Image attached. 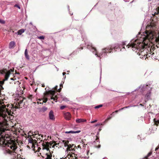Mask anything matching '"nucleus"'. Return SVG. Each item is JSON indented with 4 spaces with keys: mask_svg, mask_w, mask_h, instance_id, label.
Returning a JSON list of instances; mask_svg holds the SVG:
<instances>
[{
    "mask_svg": "<svg viewBox=\"0 0 159 159\" xmlns=\"http://www.w3.org/2000/svg\"><path fill=\"white\" fill-rule=\"evenodd\" d=\"M101 72H102V70H101Z\"/></svg>",
    "mask_w": 159,
    "mask_h": 159,
    "instance_id": "obj_61",
    "label": "nucleus"
},
{
    "mask_svg": "<svg viewBox=\"0 0 159 159\" xmlns=\"http://www.w3.org/2000/svg\"><path fill=\"white\" fill-rule=\"evenodd\" d=\"M149 90H148L147 93L146 94L145 97V101L143 102V104H145L146 102L150 98V93L151 91V88H149Z\"/></svg>",
    "mask_w": 159,
    "mask_h": 159,
    "instance_id": "obj_5",
    "label": "nucleus"
},
{
    "mask_svg": "<svg viewBox=\"0 0 159 159\" xmlns=\"http://www.w3.org/2000/svg\"><path fill=\"white\" fill-rule=\"evenodd\" d=\"M38 38L41 40H43L44 39L45 37L44 36H42L38 37Z\"/></svg>",
    "mask_w": 159,
    "mask_h": 159,
    "instance_id": "obj_23",
    "label": "nucleus"
},
{
    "mask_svg": "<svg viewBox=\"0 0 159 159\" xmlns=\"http://www.w3.org/2000/svg\"><path fill=\"white\" fill-rule=\"evenodd\" d=\"M38 100L39 101H41L43 100V99H38Z\"/></svg>",
    "mask_w": 159,
    "mask_h": 159,
    "instance_id": "obj_42",
    "label": "nucleus"
},
{
    "mask_svg": "<svg viewBox=\"0 0 159 159\" xmlns=\"http://www.w3.org/2000/svg\"><path fill=\"white\" fill-rule=\"evenodd\" d=\"M37 103H38V104H39V102H37Z\"/></svg>",
    "mask_w": 159,
    "mask_h": 159,
    "instance_id": "obj_56",
    "label": "nucleus"
},
{
    "mask_svg": "<svg viewBox=\"0 0 159 159\" xmlns=\"http://www.w3.org/2000/svg\"><path fill=\"white\" fill-rule=\"evenodd\" d=\"M42 86L43 87H44V84H43V85H42Z\"/></svg>",
    "mask_w": 159,
    "mask_h": 159,
    "instance_id": "obj_58",
    "label": "nucleus"
},
{
    "mask_svg": "<svg viewBox=\"0 0 159 159\" xmlns=\"http://www.w3.org/2000/svg\"><path fill=\"white\" fill-rule=\"evenodd\" d=\"M80 132V130H77L76 131H74L72 130H71L68 131H66L65 132V133L66 134H69V133H71V134H75V133H79Z\"/></svg>",
    "mask_w": 159,
    "mask_h": 159,
    "instance_id": "obj_12",
    "label": "nucleus"
},
{
    "mask_svg": "<svg viewBox=\"0 0 159 159\" xmlns=\"http://www.w3.org/2000/svg\"><path fill=\"white\" fill-rule=\"evenodd\" d=\"M133 1H134V0H133V1H132V2H131V3H132V2H133Z\"/></svg>",
    "mask_w": 159,
    "mask_h": 159,
    "instance_id": "obj_60",
    "label": "nucleus"
},
{
    "mask_svg": "<svg viewBox=\"0 0 159 159\" xmlns=\"http://www.w3.org/2000/svg\"><path fill=\"white\" fill-rule=\"evenodd\" d=\"M102 125V124L98 123V124H97L95 125V126H97Z\"/></svg>",
    "mask_w": 159,
    "mask_h": 159,
    "instance_id": "obj_33",
    "label": "nucleus"
},
{
    "mask_svg": "<svg viewBox=\"0 0 159 159\" xmlns=\"http://www.w3.org/2000/svg\"><path fill=\"white\" fill-rule=\"evenodd\" d=\"M103 106L102 105V104H100V105H98V106H96L94 108H95V109H98V108H99L100 107H102Z\"/></svg>",
    "mask_w": 159,
    "mask_h": 159,
    "instance_id": "obj_22",
    "label": "nucleus"
},
{
    "mask_svg": "<svg viewBox=\"0 0 159 159\" xmlns=\"http://www.w3.org/2000/svg\"><path fill=\"white\" fill-rule=\"evenodd\" d=\"M63 143H64V147H68V144L69 143V142L68 141H65L64 140L63 141Z\"/></svg>",
    "mask_w": 159,
    "mask_h": 159,
    "instance_id": "obj_18",
    "label": "nucleus"
},
{
    "mask_svg": "<svg viewBox=\"0 0 159 159\" xmlns=\"http://www.w3.org/2000/svg\"><path fill=\"white\" fill-rule=\"evenodd\" d=\"M47 109V108L45 107H43L42 108L41 111L43 112H44L46 111Z\"/></svg>",
    "mask_w": 159,
    "mask_h": 159,
    "instance_id": "obj_21",
    "label": "nucleus"
},
{
    "mask_svg": "<svg viewBox=\"0 0 159 159\" xmlns=\"http://www.w3.org/2000/svg\"><path fill=\"white\" fill-rule=\"evenodd\" d=\"M48 92L49 93L52 95V96L51 97V100L53 99L54 101H55V100H57V99L59 98H62L63 101H64L66 102L69 101V100L67 98L65 97H62L61 94H59L58 95H56L55 96V97H53V96L55 95V91L54 90H49L48 91Z\"/></svg>",
    "mask_w": 159,
    "mask_h": 159,
    "instance_id": "obj_3",
    "label": "nucleus"
},
{
    "mask_svg": "<svg viewBox=\"0 0 159 159\" xmlns=\"http://www.w3.org/2000/svg\"><path fill=\"white\" fill-rule=\"evenodd\" d=\"M0 23L2 24H4L5 23V21L3 20L0 19Z\"/></svg>",
    "mask_w": 159,
    "mask_h": 159,
    "instance_id": "obj_28",
    "label": "nucleus"
},
{
    "mask_svg": "<svg viewBox=\"0 0 159 159\" xmlns=\"http://www.w3.org/2000/svg\"><path fill=\"white\" fill-rule=\"evenodd\" d=\"M66 77V75H65V76L64 77V78L65 79Z\"/></svg>",
    "mask_w": 159,
    "mask_h": 159,
    "instance_id": "obj_55",
    "label": "nucleus"
},
{
    "mask_svg": "<svg viewBox=\"0 0 159 159\" xmlns=\"http://www.w3.org/2000/svg\"><path fill=\"white\" fill-rule=\"evenodd\" d=\"M157 156H158V157L159 159V153L158 154Z\"/></svg>",
    "mask_w": 159,
    "mask_h": 159,
    "instance_id": "obj_53",
    "label": "nucleus"
},
{
    "mask_svg": "<svg viewBox=\"0 0 159 159\" xmlns=\"http://www.w3.org/2000/svg\"><path fill=\"white\" fill-rule=\"evenodd\" d=\"M153 13H154L153 15H157L159 13V7L154 10Z\"/></svg>",
    "mask_w": 159,
    "mask_h": 159,
    "instance_id": "obj_16",
    "label": "nucleus"
},
{
    "mask_svg": "<svg viewBox=\"0 0 159 159\" xmlns=\"http://www.w3.org/2000/svg\"><path fill=\"white\" fill-rule=\"evenodd\" d=\"M43 135H41V137H43Z\"/></svg>",
    "mask_w": 159,
    "mask_h": 159,
    "instance_id": "obj_63",
    "label": "nucleus"
},
{
    "mask_svg": "<svg viewBox=\"0 0 159 159\" xmlns=\"http://www.w3.org/2000/svg\"><path fill=\"white\" fill-rule=\"evenodd\" d=\"M159 149V147L158 148H156L155 149V151H157V150Z\"/></svg>",
    "mask_w": 159,
    "mask_h": 159,
    "instance_id": "obj_37",
    "label": "nucleus"
},
{
    "mask_svg": "<svg viewBox=\"0 0 159 159\" xmlns=\"http://www.w3.org/2000/svg\"><path fill=\"white\" fill-rule=\"evenodd\" d=\"M67 72H70V71H67Z\"/></svg>",
    "mask_w": 159,
    "mask_h": 159,
    "instance_id": "obj_64",
    "label": "nucleus"
},
{
    "mask_svg": "<svg viewBox=\"0 0 159 159\" xmlns=\"http://www.w3.org/2000/svg\"><path fill=\"white\" fill-rule=\"evenodd\" d=\"M153 115L152 112L147 113L145 114L144 116V118L146 119H148L149 120L151 119V116H152Z\"/></svg>",
    "mask_w": 159,
    "mask_h": 159,
    "instance_id": "obj_7",
    "label": "nucleus"
},
{
    "mask_svg": "<svg viewBox=\"0 0 159 159\" xmlns=\"http://www.w3.org/2000/svg\"><path fill=\"white\" fill-rule=\"evenodd\" d=\"M14 7H17L19 9H20V6L18 5V4H15V5H14Z\"/></svg>",
    "mask_w": 159,
    "mask_h": 159,
    "instance_id": "obj_30",
    "label": "nucleus"
},
{
    "mask_svg": "<svg viewBox=\"0 0 159 159\" xmlns=\"http://www.w3.org/2000/svg\"><path fill=\"white\" fill-rule=\"evenodd\" d=\"M33 139H28V142L30 143H32Z\"/></svg>",
    "mask_w": 159,
    "mask_h": 159,
    "instance_id": "obj_27",
    "label": "nucleus"
},
{
    "mask_svg": "<svg viewBox=\"0 0 159 159\" xmlns=\"http://www.w3.org/2000/svg\"><path fill=\"white\" fill-rule=\"evenodd\" d=\"M129 107H130V106H128L125 107V108H129Z\"/></svg>",
    "mask_w": 159,
    "mask_h": 159,
    "instance_id": "obj_40",
    "label": "nucleus"
},
{
    "mask_svg": "<svg viewBox=\"0 0 159 159\" xmlns=\"http://www.w3.org/2000/svg\"><path fill=\"white\" fill-rule=\"evenodd\" d=\"M23 100H20L19 102L20 104H21L22 103Z\"/></svg>",
    "mask_w": 159,
    "mask_h": 159,
    "instance_id": "obj_36",
    "label": "nucleus"
},
{
    "mask_svg": "<svg viewBox=\"0 0 159 159\" xmlns=\"http://www.w3.org/2000/svg\"><path fill=\"white\" fill-rule=\"evenodd\" d=\"M140 135H138V136L137 137H138V139H139V138H140Z\"/></svg>",
    "mask_w": 159,
    "mask_h": 159,
    "instance_id": "obj_50",
    "label": "nucleus"
},
{
    "mask_svg": "<svg viewBox=\"0 0 159 159\" xmlns=\"http://www.w3.org/2000/svg\"><path fill=\"white\" fill-rule=\"evenodd\" d=\"M73 145H74L73 144H72V145H71L70 144H68V147H67L68 148L66 149L67 151H68V150L69 149L72 148V147L73 146Z\"/></svg>",
    "mask_w": 159,
    "mask_h": 159,
    "instance_id": "obj_20",
    "label": "nucleus"
},
{
    "mask_svg": "<svg viewBox=\"0 0 159 159\" xmlns=\"http://www.w3.org/2000/svg\"><path fill=\"white\" fill-rule=\"evenodd\" d=\"M49 117L50 120H54L55 119L53 112L51 110L49 112Z\"/></svg>",
    "mask_w": 159,
    "mask_h": 159,
    "instance_id": "obj_8",
    "label": "nucleus"
},
{
    "mask_svg": "<svg viewBox=\"0 0 159 159\" xmlns=\"http://www.w3.org/2000/svg\"><path fill=\"white\" fill-rule=\"evenodd\" d=\"M81 34H82V37L83 38V34H82L83 33H82V32H81Z\"/></svg>",
    "mask_w": 159,
    "mask_h": 159,
    "instance_id": "obj_48",
    "label": "nucleus"
},
{
    "mask_svg": "<svg viewBox=\"0 0 159 159\" xmlns=\"http://www.w3.org/2000/svg\"><path fill=\"white\" fill-rule=\"evenodd\" d=\"M126 44L125 42H123L121 44L119 45L118 44H116L113 46L108 47L106 48L102 49V51L98 53L95 49L93 47L92 44L89 43L87 45V48L92 51L97 57L100 58V59L102 57H105L107 56V54L112 52V51L114 50L116 51V49L118 48H120L121 47L122 48L120 49L122 51V49H125L124 46Z\"/></svg>",
    "mask_w": 159,
    "mask_h": 159,
    "instance_id": "obj_2",
    "label": "nucleus"
},
{
    "mask_svg": "<svg viewBox=\"0 0 159 159\" xmlns=\"http://www.w3.org/2000/svg\"><path fill=\"white\" fill-rule=\"evenodd\" d=\"M125 109V107H124L122 108H121V109H119V111H121V110H123V109Z\"/></svg>",
    "mask_w": 159,
    "mask_h": 159,
    "instance_id": "obj_35",
    "label": "nucleus"
},
{
    "mask_svg": "<svg viewBox=\"0 0 159 159\" xmlns=\"http://www.w3.org/2000/svg\"><path fill=\"white\" fill-rule=\"evenodd\" d=\"M155 120V123L157 125V123H159V120L157 119L156 118L153 119Z\"/></svg>",
    "mask_w": 159,
    "mask_h": 159,
    "instance_id": "obj_24",
    "label": "nucleus"
},
{
    "mask_svg": "<svg viewBox=\"0 0 159 159\" xmlns=\"http://www.w3.org/2000/svg\"><path fill=\"white\" fill-rule=\"evenodd\" d=\"M25 56L27 59L28 60H29L30 59L29 56L28 55L27 49H26L25 50Z\"/></svg>",
    "mask_w": 159,
    "mask_h": 159,
    "instance_id": "obj_15",
    "label": "nucleus"
},
{
    "mask_svg": "<svg viewBox=\"0 0 159 159\" xmlns=\"http://www.w3.org/2000/svg\"><path fill=\"white\" fill-rule=\"evenodd\" d=\"M16 43L14 41H12L9 44V47L10 49L13 48L15 45Z\"/></svg>",
    "mask_w": 159,
    "mask_h": 159,
    "instance_id": "obj_10",
    "label": "nucleus"
},
{
    "mask_svg": "<svg viewBox=\"0 0 159 159\" xmlns=\"http://www.w3.org/2000/svg\"><path fill=\"white\" fill-rule=\"evenodd\" d=\"M136 106H137L136 105H131V106H130V107H136Z\"/></svg>",
    "mask_w": 159,
    "mask_h": 159,
    "instance_id": "obj_39",
    "label": "nucleus"
},
{
    "mask_svg": "<svg viewBox=\"0 0 159 159\" xmlns=\"http://www.w3.org/2000/svg\"><path fill=\"white\" fill-rule=\"evenodd\" d=\"M97 121V120H94V121H91L90 122V123H94L96 122Z\"/></svg>",
    "mask_w": 159,
    "mask_h": 159,
    "instance_id": "obj_32",
    "label": "nucleus"
},
{
    "mask_svg": "<svg viewBox=\"0 0 159 159\" xmlns=\"http://www.w3.org/2000/svg\"><path fill=\"white\" fill-rule=\"evenodd\" d=\"M11 80H13V78H11Z\"/></svg>",
    "mask_w": 159,
    "mask_h": 159,
    "instance_id": "obj_57",
    "label": "nucleus"
},
{
    "mask_svg": "<svg viewBox=\"0 0 159 159\" xmlns=\"http://www.w3.org/2000/svg\"><path fill=\"white\" fill-rule=\"evenodd\" d=\"M39 104H43V102H39Z\"/></svg>",
    "mask_w": 159,
    "mask_h": 159,
    "instance_id": "obj_52",
    "label": "nucleus"
},
{
    "mask_svg": "<svg viewBox=\"0 0 159 159\" xmlns=\"http://www.w3.org/2000/svg\"><path fill=\"white\" fill-rule=\"evenodd\" d=\"M64 116L67 120H70L71 118V115L69 112H66L64 113Z\"/></svg>",
    "mask_w": 159,
    "mask_h": 159,
    "instance_id": "obj_6",
    "label": "nucleus"
},
{
    "mask_svg": "<svg viewBox=\"0 0 159 159\" xmlns=\"http://www.w3.org/2000/svg\"><path fill=\"white\" fill-rule=\"evenodd\" d=\"M139 105H140V106H143V104H139Z\"/></svg>",
    "mask_w": 159,
    "mask_h": 159,
    "instance_id": "obj_47",
    "label": "nucleus"
},
{
    "mask_svg": "<svg viewBox=\"0 0 159 159\" xmlns=\"http://www.w3.org/2000/svg\"><path fill=\"white\" fill-rule=\"evenodd\" d=\"M114 112H113L110 115L108 116L107 119L103 122L104 124L108 120L111 119L112 118V117L113 116H114Z\"/></svg>",
    "mask_w": 159,
    "mask_h": 159,
    "instance_id": "obj_13",
    "label": "nucleus"
},
{
    "mask_svg": "<svg viewBox=\"0 0 159 159\" xmlns=\"http://www.w3.org/2000/svg\"><path fill=\"white\" fill-rule=\"evenodd\" d=\"M62 85H63V84H62V83L61 84H60V88L59 89H58V91L59 92H60V91L61 90V87H62L63 86H62Z\"/></svg>",
    "mask_w": 159,
    "mask_h": 159,
    "instance_id": "obj_26",
    "label": "nucleus"
},
{
    "mask_svg": "<svg viewBox=\"0 0 159 159\" xmlns=\"http://www.w3.org/2000/svg\"><path fill=\"white\" fill-rule=\"evenodd\" d=\"M66 74V73L65 72H64L62 73V74H63V75H65Z\"/></svg>",
    "mask_w": 159,
    "mask_h": 159,
    "instance_id": "obj_43",
    "label": "nucleus"
},
{
    "mask_svg": "<svg viewBox=\"0 0 159 159\" xmlns=\"http://www.w3.org/2000/svg\"><path fill=\"white\" fill-rule=\"evenodd\" d=\"M86 121V120L83 119H77L76 120L77 123H80Z\"/></svg>",
    "mask_w": 159,
    "mask_h": 159,
    "instance_id": "obj_11",
    "label": "nucleus"
},
{
    "mask_svg": "<svg viewBox=\"0 0 159 159\" xmlns=\"http://www.w3.org/2000/svg\"><path fill=\"white\" fill-rule=\"evenodd\" d=\"M25 31V30L24 29H21L18 30V31L16 33V34H17L18 35H20L23 33Z\"/></svg>",
    "mask_w": 159,
    "mask_h": 159,
    "instance_id": "obj_14",
    "label": "nucleus"
},
{
    "mask_svg": "<svg viewBox=\"0 0 159 159\" xmlns=\"http://www.w3.org/2000/svg\"><path fill=\"white\" fill-rule=\"evenodd\" d=\"M34 133V135H36L38 134L39 135V136L40 135H39V132L38 131H35Z\"/></svg>",
    "mask_w": 159,
    "mask_h": 159,
    "instance_id": "obj_31",
    "label": "nucleus"
},
{
    "mask_svg": "<svg viewBox=\"0 0 159 159\" xmlns=\"http://www.w3.org/2000/svg\"><path fill=\"white\" fill-rule=\"evenodd\" d=\"M76 52H77V51H74V52L73 53H72V54H73V53H75H75H76Z\"/></svg>",
    "mask_w": 159,
    "mask_h": 159,
    "instance_id": "obj_46",
    "label": "nucleus"
},
{
    "mask_svg": "<svg viewBox=\"0 0 159 159\" xmlns=\"http://www.w3.org/2000/svg\"><path fill=\"white\" fill-rule=\"evenodd\" d=\"M69 13H70V15L71 16V15H73V13H72V14H70V12H69Z\"/></svg>",
    "mask_w": 159,
    "mask_h": 159,
    "instance_id": "obj_54",
    "label": "nucleus"
},
{
    "mask_svg": "<svg viewBox=\"0 0 159 159\" xmlns=\"http://www.w3.org/2000/svg\"><path fill=\"white\" fill-rule=\"evenodd\" d=\"M43 100V102L44 103H46L48 101V98H47L44 97Z\"/></svg>",
    "mask_w": 159,
    "mask_h": 159,
    "instance_id": "obj_25",
    "label": "nucleus"
},
{
    "mask_svg": "<svg viewBox=\"0 0 159 159\" xmlns=\"http://www.w3.org/2000/svg\"><path fill=\"white\" fill-rule=\"evenodd\" d=\"M100 147H101V145H98V147H97V148H100Z\"/></svg>",
    "mask_w": 159,
    "mask_h": 159,
    "instance_id": "obj_45",
    "label": "nucleus"
},
{
    "mask_svg": "<svg viewBox=\"0 0 159 159\" xmlns=\"http://www.w3.org/2000/svg\"><path fill=\"white\" fill-rule=\"evenodd\" d=\"M154 53H152L151 54V53H150L149 54H146L145 56L146 58H147L148 57H151L152 58V59H157L158 58H156L155 56H154Z\"/></svg>",
    "mask_w": 159,
    "mask_h": 159,
    "instance_id": "obj_9",
    "label": "nucleus"
},
{
    "mask_svg": "<svg viewBox=\"0 0 159 159\" xmlns=\"http://www.w3.org/2000/svg\"><path fill=\"white\" fill-rule=\"evenodd\" d=\"M67 8H68V10L69 11V10H70V7H69V6H67Z\"/></svg>",
    "mask_w": 159,
    "mask_h": 159,
    "instance_id": "obj_44",
    "label": "nucleus"
},
{
    "mask_svg": "<svg viewBox=\"0 0 159 159\" xmlns=\"http://www.w3.org/2000/svg\"><path fill=\"white\" fill-rule=\"evenodd\" d=\"M43 147H44V146H46V145L44 143V144H43Z\"/></svg>",
    "mask_w": 159,
    "mask_h": 159,
    "instance_id": "obj_51",
    "label": "nucleus"
},
{
    "mask_svg": "<svg viewBox=\"0 0 159 159\" xmlns=\"http://www.w3.org/2000/svg\"><path fill=\"white\" fill-rule=\"evenodd\" d=\"M80 147V146H78V148H79V147Z\"/></svg>",
    "mask_w": 159,
    "mask_h": 159,
    "instance_id": "obj_62",
    "label": "nucleus"
},
{
    "mask_svg": "<svg viewBox=\"0 0 159 159\" xmlns=\"http://www.w3.org/2000/svg\"><path fill=\"white\" fill-rule=\"evenodd\" d=\"M103 159H107L106 158H103Z\"/></svg>",
    "mask_w": 159,
    "mask_h": 159,
    "instance_id": "obj_59",
    "label": "nucleus"
},
{
    "mask_svg": "<svg viewBox=\"0 0 159 159\" xmlns=\"http://www.w3.org/2000/svg\"><path fill=\"white\" fill-rule=\"evenodd\" d=\"M119 111V110H117V111H116L115 112H116V113H117Z\"/></svg>",
    "mask_w": 159,
    "mask_h": 159,
    "instance_id": "obj_49",
    "label": "nucleus"
},
{
    "mask_svg": "<svg viewBox=\"0 0 159 159\" xmlns=\"http://www.w3.org/2000/svg\"><path fill=\"white\" fill-rule=\"evenodd\" d=\"M152 82L151 81L149 82L148 83H146V84L141 85L138 88L136 89L134 91H135L136 90H138L139 89H140V91L142 93H143L144 91H146L147 92L149 90V88H151L152 87H150L151 85L152 84Z\"/></svg>",
    "mask_w": 159,
    "mask_h": 159,
    "instance_id": "obj_4",
    "label": "nucleus"
},
{
    "mask_svg": "<svg viewBox=\"0 0 159 159\" xmlns=\"http://www.w3.org/2000/svg\"><path fill=\"white\" fill-rule=\"evenodd\" d=\"M125 2H129L130 0H124Z\"/></svg>",
    "mask_w": 159,
    "mask_h": 159,
    "instance_id": "obj_38",
    "label": "nucleus"
},
{
    "mask_svg": "<svg viewBox=\"0 0 159 159\" xmlns=\"http://www.w3.org/2000/svg\"><path fill=\"white\" fill-rule=\"evenodd\" d=\"M146 29H150L149 30H146L145 31V34H144V37H141L139 39H133L131 40L129 43L126 46L128 48L131 47L133 51H135L136 52H140L139 55H140V57L142 59H146L145 54H143L144 49L143 43L146 39L150 40L152 39L154 37V32L155 26L154 25L151 24L150 25H148Z\"/></svg>",
    "mask_w": 159,
    "mask_h": 159,
    "instance_id": "obj_1",
    "label": "nucleus"
},
{
    "mask_svg": "<svg viewBox=\"0 0 159 159\" xmlns=\"http://www.w3.org/2000/svg\"><path fill=\"white\" fill-rule=\"evenodd\" d=\"M152 153V152H149L148 153V154H147V155L143 159H148V157L151 155Z\"/></svg>",
    "mask_w": 159,
    "mask_h": 159,
    "instance_id": "obj_17",
    "label": "nucleus"
},
{
    "mask_svg": "<svg viewBox=\"0 0 159 159\" xmlns=\"http://www.w3.org/2000/svg\"><path fill=\"white\" fill-rule=\"evenodd\" d=\"M101 130H102V129H101V128H99V129H98V130H99L98 132H100V131Z\"/></svg>",
    "mask_w": 159,
    "mask_h": 159,
    "instance_id": "obj_41",
    "label": "nucleus"
},
{
    "mask_svg": "<svg viewBox=\"0 0 159 159\" xmlns=\"http://www.w3.org/2000/svg\"><path fill=\"white\" fill-rule=\"evenodd\" d=\"M57 87H58V86H56L55 87H54V89L55 90H57Z\"/></svg>",
    "mask_w": 159,
    "mask_h": 159,
    "instance_id": "obj_34",
    "label": "nucleus"
},
{
    "mask_svg": "<svg viewBox=\"0 0 159 159\" xmlns=\"http://www.w3.org/2000/svg\"><path fill=\"white\" fill-rule=\"evenodd\" d=\"M99 132H98V133H97V134L96 135V141L97 142H98L99 141V137H98V136L99 135Z\"/></svg>",
    "mask_w": 159,
    "mask_h": 159,
    "instance_id": "obj_19",
    "label": "nucleus"
},
{
    "mask_svg": "<svg viewBox=\"0 0 159 159\" xmlns=\"http://www.w3.org/2000/svg\"><path fill=\"white\" fill-rule=\"evenodd\" d=\"M66 106H64V105H63V106H61L60 107V109H61V110H63V109H64L65 107H66Z\"/></svg>",
    "mask_w": 159,
    "mask_h": 159,
    "instance_id": "obj_29",
    "label": "nucleus"
}]
</instances>
